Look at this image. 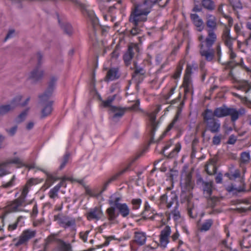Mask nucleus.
Segmentation results:
<instances>
[{
  "instance_id": "f257e3e1",
  "label": "nucleus",
  "mask_w": 251,
  "mask_h": 251,
  "mask_svg": "<svg viewBox=\"0 0 251 251\" xmlns=\"http://www.w3.org/2000/svg\"><path fill=\"white\" fill-rule=\"evenodd\" d=\"M181 192L180 196L181 203H187V212L189 216L195 218L197 216V210L194 204L191 202L193 197L192 190L193 189L194 183L191 179V176L187 175L183 182L181 183Z\"/></svg>"
},
{
  "instance_id": "f03ea898",
  "label": "nucleus",
  "mask_w": 251,
  "mask_h": 251,
  "mask_svg": "<svg viewBox=\"0 0 251 251\" xmlns=\"http://www.w3.org/2000/svg\"><path fill=\"white\" fill-rule=\"evenodd\" d=\"M184 96L183 97V100L180 101L181 98V95L180 93L179 94L178 97L172 100L170 102L171 105L175 104L178 102H180L178 106H177V109L176 113L174 118L173 120L171 122V123L168 125L167 126L166 129L164 132V133L161 135L160 137V140L162 139L166 135L167 133L169 132L170 130H171L173 128H175L176 130H178L179 128V126L178 124V119L179 118V116L181 114L182 109L184 106V100L187 99V95L189 93H191L192 95L193 94V91L192 90V87H184Z\"/></svg>"
},
{
  "instance_id": "7ed1b4c3",
  "label": "nucleus",
  "mask_w": 251,
  "mask_h": 251,
  "mask_svg": "<svg viewBox=\"0 0 251 251\" xmlns=\"http://www.w3.org/2000/svg\"><path fill=\"white\" fill-rule=\"evenodd\" d=\"M245 113V110L244 108H240L239 110L234 108L228 107L226 105L215 109L213 112L214 117L222 118L230 116L231 121L234 122L239 118L240 115H243Z\"/></svg>"
},
{
  "instance_id": "20e7f679",
  "label": "nucleus",
  "mask_w": 251,
  "mask_h": 251,
  "mask_svg": "<svg viewBox=\"0 0 251 251\" xmlns=\"http://www.w3.org/2000/svg\"><path fill=\"white\" fill-rule=\"evenodd\" d=\"M202 116L207 130L212 133H217L220 131L221 123L219 120L214 117L212 110L206 109L202 113Z\"/></svg>"
},
{
  "instance_id": "39448f33",
  "label": "nucleus",
  "mask_w": 251,
  "mask_h": 251,
  "mask_svg": "<svg viewBox=\"0 0 251 251\" xmlns=\"http://www.w3.org/2000/svg\"><path fill=\"white\" fill-rule=\"evenodd\" d=\"M121 201L122 197L116 194L112 195L109 197L108 202L111 206L105 211L109 221H114L118 217L119 214L116 213V209L123 204L120 202Z\"/></svg>"
},
{
  "instance_id": "423d86ee",
  "label": "nucleus",
  "mask_w": 251,
  "mask_h": 251,
  "mask_svg": "<svg viewBox=\"0 0 251 251\" xmlns=\"http://www.w3.org/2000/svg\"><path fill=\"white\" fill-rule=\"evenodd\" d=\"M36 231L30 229H27L24 230L18 238H14L13 241L14 245L18 247L21 245L26 246L29 240L35 237Z\"/></svg>"
},
{
  "instance_id": "0eeeda50",
  "label": "nucleus",
  "mask_w": 251,
  "mask_h": 251,
  "mask_svg": "<svg viewBox=\"0 0 251 251\" xmlns=\"http://www.w3.org/2000/svg\"><path fill=\"white\" fill-rule=\"evenodd\" d=\"M57 80V78L55 76H53L50 77V80L48 83L47 89L42 95L39 96V98L40 99L41 102L44 103L47 101L51 96L54 89Z\"/></svg>"
},
{
  "instance_id": "6e6552de",
  "label": "nucleus",
  "mask_w": 251,
  "mask_h": 251,
  "mask_svg": "<svg viewBox=\"0 0 251 251\" xmlns=\"http://www.w3.org/2000/svg\"><path fill=\"white\" fill-rule=\"evenodd\" d=\"M154 210L151 207L149 202L146 201L144 203V210L141 213V215L144 220L150 219L151 221L154 220L157 216L160 217L163 216L162 213H154Z\"/></svg>"
},
{
  "instance_id": "1a4fd4ad",
  "label": "nucleus",
  "mask_w": 251,
  "mask_h": 251,
  "mask_svg": "<svg viewBox=\"0 0 251 251\" xmlns=\"http://www.w3.org/2000/svg\"><path fill=\"white\" fill-rule=\"evenodd\" d=\"M171 233V229L170 226H166L162 229L159 235V243L158 246L164 249L169 242V237Z\"/></svg>"
},
{
  "instance_id": "9d476101",
  "label": "nucleus",
  "mask_w": 251,
  "mask_h": 251,
  "mask_svg": "<svg viewBox=\"0 0 251 251\" xmlns=\"http://www.w3.org/2000/svg\"><path fill=\"white\" fill-rule=\"evenodd\" d=\"M86 218L88 221H99L102 218L103 213L100 206H96L91 208L86 214Z\"/></svg>"
},
{
  "instance_id": "9b49d317",
  "label": "nucleus",
  "mask_w": 251,
  "mask_h": 251,
  "mask_svg": "<svg viewBox=\"0 0 251 251\" xmlns=\"http://www.w3.org/2000/svg\"><path fill=\"white\" fill-rule=\"evenodd\" d=\"M200 54L201 57L204 58L208 62H211L213 60L215 56V51L212 48H205L204 44L201 43L199 45Z\"/></svg>"
},
{
  "instance_id": "f8f14e48",
  "label": "nucleus",
  "mask_w": 251,
  "mask_h": 251,
  "mask_svg": "<svg viewBox=\"0 0 251 251\" xmlns=\"http://www.w3.org/2000/svg\"><path fill=\"white\" fill-rule=\"evenodd\" d=\"M147 15H144V14L134 9L130 14L129 21L134 25L138 26L139 22H145L147 21Z\"/></svg>"
},
{
  "instance_id": "ddd939ff",
  "label": "nucleus",
  "mask_w": 251,
  "mask_h": 251,
  "mask_svg": "<svg viewBox=\"0 0 251 251\" xmlns=\"http://www.w3.org/2000/svg\"><path fill=\"white\" fill-rule=\"evenodd\" d=\"M230 31V28L226 26L222 34V39L229 50H231L233 48V43L236 40V37H232Z\"/></svg>"
},
{
  "instance_id": "4468645a",
  "label": "nucleus",
  "mask_w": 251,
  "mask_h": 251,
  "mask_svg": "<svg viewBox=\"0 0 251 251\" xmlns=\"http://www.w3.org/2000/svg\"><path fill=\"white\" fill-rule=\"evenodd\" d=\"M139 50L137 44H132L128 46L127 51L123 56V59L126 66L130 64V61L134 55L135 51H139Z\"/></svg>"
},
{
  "instance_id": "2eb2a0df",
  "label": "nucleus",
  "mask_w": 251,
  "mask_h": 251,
  "mask_svg": "<svg viewBox=\"0 0 251 251\" xmlns=\"http://www.w3.org/2000/svg\"><path fill=\"white\" fill-rule=\"evenodd\" d=\"M139 157H140V155H138L136 157H135L126 168H125V169L122 170L121 171L116 173L115 175H114V176H111L109 179H108V180H107L105 182V183L103 185L102 190L101 191V192H103L106 189L107 186L110 183H111L112 181H113L114 180H116L121 175H122L125 172L128 171L129 170L132 163H133V162L135 161L136 160H137Z\"/></svg>"
},
{
  "instance_id": "dca6fc26",
  "label": "nucleus",
  "mask_w": 251,
  "mask_h": 251,
  "mask_svg": "<svg viewBox=\"0 0 251 251\" xmlns=\"http://www.w3.org/2000/svg\"><path fill=\"white\" fill-rule=\"evenodd\" d=\"M153 6L150 1L145 0L142 3L135 5L134 9L147 16L151 12Z\"/></svg>"
},
{
  "instance_id": "f3484780",
  "label": "nucleus",
  "mask_w": 251,
  "mask_h": 251,
  "mask_svg": "<svg viewBox=\"0 0 251 251\" xmlns=\"http://www.w3.org/2000/svg\"><path fill=\"white\" fill-rule=\"evenodd\" d=\"M126 108L118 107L116 106H110V112L113 113L111 119L113 122H117L125 114Z\"/></svg>"
},
{
  "instance_id": "a211bd4d",
  "label": "nucleus",
  "mask_w": 251,
  "mask_h": 251,
  "mask_svg": "<svg viewBox=\"0 0 251 251\" xmlns=\"http://www.w3.org/2000/svg\"><path fill=\"white\" fill-rule=\"evenodd\" d=\"M207 35L204 41L201 42L204 44V47L210 49L217 40V35L214 31H207Z\"/></svg>"
},
{
  "instance_id": "6ab92c4d",
  "label": "nucleus",
  "mask_w": 251,
  "mask_h": 251,
  "mask_svg": "<svg viewBox=\"0 0 251 251\" xmlns=\"http://www.w3.org/2000/svg\"><path fill=\"white\" fill-rule=\"evenodd\" d=\"M190 17L193 24L196 27L197 31L201 32L203 30L204 27L203 21L197 14H191Z\"/></svg>"
},
{
  "instance_id": "aec40b11",
  "label": "nucleus",
  "mask_w": 251,
  "mask_h": 251,
  "mask_svg": "<svg viewBox=\"0 0 251 251\" xmlns=\"http://www.w3.org/2000/svg\"><path fill=\"white\" fill-rule=\"evenodd\" d=\"M206 25L208 29L207 31H214L217 28V19L212 14H208L206 16Z\"/></svg>"
},
{
  "instance_id": "412c9836",
  "label": "nucleus",
  "mask_w": 251,
  "mask_h": 251,
  "mask_svg": "<svg viewBox=\"0 0 251 251\" xmlns=\"http://www.w3.org/2000/svg\"><path fill=\"white\" fill-rule=\"evenodd\" d=\"M44 72L39 67H36L30 73L29 78L33 82H37L43 76Z\"/></svg>"
},
{
  "instance_id": "4be33fe9",
  "label": "nucleus",
  "mask_w": 251,
  "mask_h": 251,
  "mask_svg": "<svg viewBox=\"0 0 251 251\" xmlns=\"http://www.w3.org/2000/svg\"><path fill=\"white\" fill-rule=\"evenodd\" d=\"M120 76L119 70L117 68H111L107 72L104 78L105 81H113L118 79Z\"/></svg>"
},
{
  "instance_id": "5701e85b",
  "label": "nucleus",
  "mask_w": 251,
  "mask_h": 251,
  "mask_svg": "<svg viewBox=\"0 0 251 251\" xmlns=\"http://www.w3.org/2000/svg\"><path fill=\"white\" fill-rule=\"evenodd\" d=\"M216 160L213 158L209 159L205 165V171L209 175H213L217 172Z\"/></svg>"
},
{
  "instance_id": "b1692460",
  "label": "nucleus",
  "mask_w": 251,
  "mask_h": 251,
  "mask_svg": "<svg viewBox=\"0 0 251 251\" xmlns=\"http://www.w3.org/2000/svg\"><path fill=\"white\" fill-rule=\"evenodd\" d=\"M198 180L202 182L203 194L205 197L208 198L211 196L213 191V182L212 181L205 182L203 180L202 178H200Z\"/></svg>"
},
{
  "instance_id": "393cba45",
  "label": "nucleus",
  "mask_w": 251,
  "mask_h": 251,
  "mask_svg": "<svg viewBox=\"0 0 251 251\" xmlns=\"http://www.w3.org/2000/svg\"><path fill=\"white\" fill-rule=\"evenodd\" d=\"M146 235L143 232H134V242L139 246L144 245L146 241Z\"/></svg>"
},
{
  "instance_id": "a878e982",
  "label": "nucleus",
  "mask_w": 251,
  "mask_h": 251,
  "mask_svg": "<svg viewBox=\"0 0 251 251\" xmlns=\"http://www.w3.org/2000/svg\"><path fill=\"white\" fill-rule=\"evenodd\" d=\"M59 223L60 225H62L64 227L67 228L71 226H75V219H69L68 217L59 218L58 219Z\"/></svg>"
},
{
  "instance_id": "bb28decb",
  "label": "nucleus",
  "mask_w": 251,
  "mask_h": 251,
  "mask_svg": "<svg viewBox=\"0 0 251 251\" xmlns=\"http://www.w3.org/2000/svg\"><path fill=\"white\" fill-rule=\"evenodd\" d=\"M117 209L119 212L118 213L120 214L124 218L127 217L130 213V210L127 204L126 203H123V204Z\"/></svg>"
},
{
  "instance_id": "cd10ccee",
  "label": "nucleus",
  "mask_w": 251,
  "mask_h": 251,
  "mask_svg": "<svg viewBox=\"0 0 251 251\" xmlns=\"http://www.w3.org/2000/svg\"><path fill=\"white\" fill-rule=\"evenodd\" d=\"M52 101L48 102L46 105H45L41 111V118H44L50 114L52 110Z\"/></svg>"
},
{
  "instance_id": "c85d7f7f",
  "label": "nucleus",
  "mask_w": 251,
  "mask_h": 251,
  "mask_svg": "<svg viewBox=\"0 0 251 251\" xmlns=\"http://www.w3.org/2000/svg\"><path fill=\"white\" fill-rule=\"evenodd\" d=\"M56 242L62 251H72V246L69 243H66L62 239H56Z\"/></svg>"
},
{
  "instance_id": "c756f323",
  "label": "nucleus",
  "mask_w": 251,
  "mask_h": 251,
  "mask_svg": "<svg viewBox=\"0 0 251 251\" xmlns=\"http://www.w3.org/2000/svg\"><path fill=\"white\" fill-rule=\"evenodd\" d=\"M38 169L46 174L47 176V178L46 181V184L47 185L48 187H50L53 183L54 182L60 179L59 177L49 174L48 173H47L46 171L44 170L43 169Z\"/></svg>"
},
{
  "instance_id": "7c9ffc66",
  "label": "nucleus",
  "mask_w": 251,
  "mask_h": 251,
  "mask_svg": "<svg viewBox=\"0 0 251 251\" xmlns=\"http://www.w3.org/2000/svg\"><path fill=\"white\" fill-rule=\"evenodd\" d=\"M202 6L209 11H213L215 8V4L212 0H201Z\"/></svg>"
},
{
  "instance_id": "2f4dec72",
  "label": "nucleus",
  "mask_w": 251,
  "mask_h": 251,
  "mask_svg": "<svg viewBox=\"0 0 251 251\" xmlns=\"http://www.w3.org/2000/svg\"><path fill=\"white\" fill-rule=\"evenodd\" d=\"M86 14L89 19L92 23L93 27L95 28L98 23V19L96 17L93 11L86 10Z\"/></svg>"
},
{
  "instance_id": "473e14b6",
  "label": "nucleus",
  "mask_w": 251,
  "mask_h": 251,
  "mask_svg": "<svg viewBox=\"0 0 251 251\" xmlns=\"http://www.w3.org/2000/svg\"><path fill=\"white\" fill-rule=\"evenodd\" d=\"M156 115V114L154 112L147 114V116H148L151 123V134L152 136L155 130Z\"/></svg>"
},
{
  "instance_id": "72a5a7b5",
  "label": "nucleus",
  "mask_w": 251,
  "mask_h": 251,
  "mask_svg": "<svg viewBox=\"0 0 251 251\" xmlns=\"http://www.w3.org/2000/svg\"><path fill=\"white\" fill-rule=\"evenodd\" d=\"M198 69L197 64L195 62H192L190 64L187 65V67L185 70V76H190L193 73V70H197Z\"/></svg>"
},
{
  "instance_id": "f704fd0d",
  "label": "nucleus",
  "mask_w": 251,
  "mask_h": 251,
  "mask_svg": "<svg viewBox=\"0 0 251 251\" xmlns=\"http://www.w3.org/2000/svg\"><path fill=\"white\" fill-rule=\"evenodd\" d=\"M213 224V220L212 219H207L202 224L200 230L201 231H207L210 229Z\"/></svg>"
},
{
  "instance_id": "c9c22d12",
  "label": "nucleus",
  "mask_w": 251,
  "mask_h": 251,
  "mask_svg": "<svg viewBox=\"0 0 251 251\" xmlns=\"http://www.w3.org/2000/svg\"><path fill=\"white\" fill-rule=\"evenodd\" d=\"M58 22L64 32L68 35H72L73 30L71 25L68 23H65L61 24L59 19H58Z\"/></svg>"
},
{
  "instance_id": "e433bc0d",
  "label": "nucleus",
  "mask_w": 251,
  "mask_h": 251,
  "mask_svg": "<svg viewBox=\"0 0 251 251\" xmlns=\"http://www.w3.org/2000/svg\"><path fill=\"white\" fill-rule=\"evenodd\" d=\"M23 218L24 217L22 216H20L19 217H18L16 221L14 223L9 225L8 226V230L9 231L14 230L17 228L18 225H19V226L21 227L22 226H23L24 222H23L22 223H21V220L23 219Z\"/></svg>"
},
{
  "instance_id": "4c0bfd02",
  "label": "nucleus",
  "mask_w": 251,
  "mask_h": 251,
  "mask_svg": "<svg viewBox=\"0 0 251 251\" xmlns=\"http://www.w3.org/2000/svg\"><path fill=\"white\" fill-rule=\"evenodd\" d=\"M10 164L18 165L19 167H21L25 166V164L19 157H14L13 158L8 159L5 162V164H6L7 165Z\"/></svg>"
},
{
  "instance_id": "58836bf2",
  "label": "nucleus",
  "mask_w": 251,
  "mask_h": 251,
  "mask_svg": "<svg viewBox=\"0 0 251 251\" xmlns=\"http://www.w3.org/2000/svg\"><path fill=\"white\" fill-rule=\"evenodd\" d=\"M22 95H17L11 101V103L10 105H11V107L14 109L15 108L18 106H20V104L21 103L20 102L22 99Z\"/></svg>"
},
{
  "instance_id": "ea45409f",
  "label": "nucleus",
  "mask_w": 251,
  "mask_h": 251,
  "mask_svg": "<svg viewBox=\"0 0 251 251\" xmlns=\"http://www.w3.org/2000/svg\"><path fill=\"white\" fill-rule=\"evenodd\" d=\"M134 65L135 70L132 74L133 78H135L138 75H144L145 74L146 72L143 68L137 66L136 63H134Z\"/></svg>"
},
{
  "instance_id": "a19ab883",
  "label": "nucleus",
  "mask_w": 251,
  "mask_h": 251,
  "mask_svg": "<svg viewBox=\"0 0 251 251\" xmlns=\"http://www.w3.org/2000/svg\"><path fill=\"white\" fill-rule=\"evenodd\" d=\"M142 201L140 198L133 199L131 200V204L132 205V209L136 210L139 209L142 204Z\"/></svg>"
},
{
  "instance_id": "79ce46f5",
  "label": "nucleus",
  "mask_w": 251,
  "mask_h": 251,
  "mask_svg": "<svg viewBox=\"0 0 251 251\" xmlns=\"http://www.w3.org/2000/svg\"><path fill=\"white\" fill-rule=\"evenodd\" d=\"M116 97V94H115L112 96L108 97L106 100L102 101L103 106L104 107H109V108H110V106H112V105H111V103L115 100Z\"/></svg>"
},
{
  "instance_id": "37998d69",
  "label": "nucleus",
  "mask_w": 251,
  "mask_h": 251,
  "mask_svg": "<svg viewBox=\"0 0 251 251\" xmlns=\"http://www.w3.org/2000/svg\"><path fill=\"white\" fill-rule=\"evenodd\" d=\"M13 110L10 104L2 105L0 106V116L7 114L10 111Z\"/></svg>"
},
{
  "instance_id": "c03bdc74",
  "label": "nucleus",
  "mask_w": 251,
  "mask_h": 251,
  "mask_svg": "<svg viewBox=\"0 0 251 251\" xmlns=\"http://www.w3.org/2000/svg\"><path fill=\"white\" fill-rule=\"evenodd\" d=\"M229 4L233 7V9H242V5L240 0H228Z\"/></svg>"
},
{
  "instance_id": "a18cd8bd",
  "label": "nucleus",
  "mask_w": 251,
  "mask_h": 251,
  "mask_svg": "<svg viewBox=\"0 0 251 251\" xmlns=\"http://www.w3.org/2000/svg\"><path fill=\"white\" fill-rule=\"evenodd\" d=\"M59 191V186H55L53 188L51 189L49 192V196L50 198L52 199L55 198H58V192Z\"/></svg>"
},
{
  "instance_id": "49530a36",
  "label": "nucleus",
  "mask_w": 251,
  "mask_h": 251,
  "mask_svg": "<svg viewBox=\"0 0 251 251\" xmlns=\"http://www.w3.org/2000/svg\"><path fill=\"white\" fill-rule=\"evenodd\" d=\"M29 110V108L28 107L22 111L17 118V122L18 123H21L24 121L28 114Z\"/></svg>"
},
{
  "instance_id": "de8ad7c7",
  "label": "nucleus",
  "mask_w": 251,
  "mask_h": 251,
  "mask_svg": "<svg viewBox=\"0 0 251 251\" xmlns=\"http://www.w3.org/2000/svg\"><path fill=\"white\" fill-rule=\"evenodd\" d=\"M177 197L176 195H173L169 201H167L166 206L168 208H170L171 206L175 204V206H179L178 202L177 200Z\"/></svg>"
},
{
  "instance_id": "09e8293b",
  "label": "nucleus",
  "mask_w": 251,
  "mask_h": 251,
  "mask_svg": "<svg viewBox=\"0 0 251 251\" xmlns=\"http://www.w3.org/2000/svg\"><path fill=\"white\" fill-rule=\"evenodd\" d=\"M70 154L69 152L66 153L63 157L61 160V163L59 167V169H63L69 161Z\"/></svg>"
},
{
  "instance_id": "8fccbe9b",
  "label": "nucleus",
  "mask_w": 251,
  "mask_h": 251,
  "mask_svg": "<svg viewBox=\"0 0 251 251\" xmlns=\"http://www.w3.org/2000/svg\"><path fill=\"white\" fill-rule=\"evenodd\" d=\"M250 160V154L249 152H243L241 154V160L243 163H248Z\"/></svg>"
},
{
  "instance_id": "3c124183",
  "label": "nucleus",
  "mask_w": 251,
  "mask_h": 251,
  "mask_svg": "<svg viewBox=\"0 0 251 251\" xmlns=\"http://www.w3.org/2000/svg\"><path fill=\"white\" fill-rule=\"evenodd\" d=\"M9 209L12 212H16L19 211L20 206L15 201H13L8 205Z\"/></svg>"
},
{
  "instance_id": "603ef678",
  "label": "nucleus",
  "mask_w": 251,
  "mask_h": 251,
  "mask_svg": "<svg viewBox=\"0 0 251 251\" xmlns=\"http://www.w3.org/2000/svg\"><path fill=\"white\" fill-rule=\"evenodd\" d=\"M43 181V179H39L38 178H31L29 179L26 184H27L29 187L33 185L37 184Z\"/></svg>"
},
{
  "instance_id": "864d4df0",
  "label": "nucleus",
  "mask_w": 251,
  "mask_h": 251,
  "mask_svg": "<svg viewBox=\"0 0 251 251\" xmlns=\"http://www.w3.org/2000/svg\"><path fill=\"white\" fill-rule=\"evenodd\" d=\"M179 206H175V209L172 211V214L174 220H178L180 218V214L178 210Z\"/></svg>"
},
{
  "instance_id": "5fc2aeb1",
  "label": "nucleus",
  "mask_w": 251,
  "mask_h": 251,
  "mask_svg": "<svg viewBox=\"0 0 251 251\" xmlns=\"http://www.w3.org/2000/svg\"><path fill=\"white\" fill-rule=\"evenodd\" d=\"M208 200V203L211 207H214L216 206L217 202L218 201V198L216 197H211L206 198Z\"/></svg>"
},
{
  "instance_id": "6e6d98bb",
  "label": "nucleus",
  "mask_w": 251,
  "mask_h": 251,
  "mask_svg": "<svg viewBox=\"0 0 251 251\" xmlns=\"http://www.w3.org/2000/svg\"><path fill=\"white\" fill-rule=\"evenodd\" d=\"M246 93H248L249 90L251 89V83L247 81H243L240 85Z\"/></svg>"
},
{
  "instance_id": "4d7b16f0",
  "label": "nucleus",
  "mask_w": 251,
  "mask_h": 251,
  "mask_svg": "<svg viewBox=\"0 0 251 251\" xmlns=\"http://www.w3.org/2000/svg\"><path fill=\"white\" fill-rule=\"evenodd\" d=\"M183 87H192V81L190 76H185L183 82Z\"/></svg>"
},
{
  "instance_id": "13d9d810",
  "label": "nucleus",
  "mask_w": 251,
  "mask_h": 251,
  "mask_svg": "<svg viewBox=\"0 0 251 251\" xmlns=\"http://www.w3.org/2000/svg\"><path fill=\"white\" fill-rule=\"evenodd\" d=\"M182 69H183V65L179 64L177 66V68H176V69L175 71V73L174 75V77L176 79L178 78L181 74V72L182 71Z\"/></svg>"
},
{
  "instance_id": "bf43d9fd",
  "label": "nucleus",
  "mask_w": 251,
  "mask_h": 251,
  "mask_svg": "<svg viewBox=\"0 0 251 251\" xmlns=\"http://www.w3.org/2000/svg\"><path fill=\"white\" fill-rule=\"evenodd\" d=\"M15 176H13L11 178V180L6 183H5L2 185V186L5 188H8L11 187L15 184Z\"/></svg>"
},
{
  "instance_id": "052dcab7",
  "label": "nucleus",
  "mask_w": 251,
  "mask_h": 251,
  "mask_svg": "<svg viewBox=\"0 0 251 251\" xmlns=\"http://www.w3.org/2000/svg\"><path fill=\"white\" fill-rule=\"evenodd\" d=\"M222 135L220 134L218 135H215L212 139V144L214 145H219L221 142Z\"/></svg>"
},
{
  "instance_id": "680f3d73",
  "label": "nucleus",
  "mask_w": 251,
  "mask_h": 251,
  "mask_svg": "<svg viewBox=\"0 0 251 251\" xmlns=\"http://www.w3.org/2000/svg\"><path fill=\"white\" fill-rule=\"evenodd\" d=\"M6 166L7 165L5 164V162L0 164V176H2L7 174L8 173L5 169Z\"/></svg>"
},
{
  "instance_id": "e2e57ef3",
  "label": "nucleus",
  "mask_w": 251,
  "mask_h": 251,
  "mask_svg": "<svg viewBox=\"0 0 251 251\" xmlns=\"http://www.w3.org/2000/svg\"><path fill=\"white\" fill-rule=\"evenodd\" d=\"M18 126H15L10 129H6V132L11 136H14L17 132Z\"/></svg>"
},
{
  "instance_id": "0e129e2a",
  "label": "nucleus",
  "mask_w": 251,
  "mask_h": 251,
  "mask_svg": "<svg viewBox=\"0 0 251 251\" xmlns=\"http://www.w3.org/2000/svg\"><path fill=\"white\" fill-rule=\"evenodd\" d=\"M66 180H71V178L70 177H64L61 179V181L56 185V186H59V190L61 187H66L67 184L65 181Z\"/></svg>"
},
{
  "instance_id": "69168bd1",
  "label": "nucleus",
  "mask_w": 251,
  "mask_h": 251,
  "mask_svg": "<svg viewBox=\"0 0 251 251\" xmlns=\"http://www.w3.org/2000/svg\"><path fill=\"white\" fill-rule=\"evenodd\" d=\"M25 199L26 198L25 197L20 195L18 198L15 199L14 201H15L17 203H18V204L21 206L25 204Z\"/></svg>"
},
{
  "instance_id": "338daca9",
  "label": "nucleus",
  "mask_w": 251,
  "mask_h": 251,
  "mask_svg": "<svg viewBox=\"0 0 251 251\" xmlns=\"http://www.w3.org/2000/svg\"><path fill=\"white\" fill-rule=\"evenodd\" d=\"M237 140V138L234 135H231L226 142L227 144L234 145Z\"/></svg>"
},
{
  "instance_id": "774afa93",
  "label": "nucleus",
  "mask_w": 251,
  "mask_h": 251,
  "mask_svg": "<svg viewBox=\"0 0 251 251\" xmlns=\"http://www.w3.org/2000/svg\"><path fill=\"white\" fill-rule=\"evenodd\" d=\"M141 31V30L137 26L134 25V27H133L130 30V34L133 36H135L140 34Z\"/></svg>"
}]
</instances>
